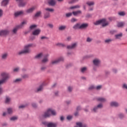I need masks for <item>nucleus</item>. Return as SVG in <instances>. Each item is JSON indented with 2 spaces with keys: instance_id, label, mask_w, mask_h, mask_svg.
Returning a JSON list of instances; mask_svg holds the SVG:
<instances>
[{
  "instance_id": "f257e3e1",
  "label": "nucleus",
  "mask_w": 127,
  "mask_h": 127,
  "mask_svg": "<svg viewBox=\"0 0 127 127\" xmlns=\"http://www.w3.org/2000/svg\"><path fill=\"white\" fill-rule=\"evenodd\" d=\"M36 46L33 44H29L25 46L24 50L18 53V55H22V54H28L30 53L31 51L30 48L31 47H35Z\"/></svg>"
},
{
  "instance_id": "f03ea898",
  "label": "nucleus",
  "mask_w": 127,
  "mask_h": 127,
  "mask_svg": "<svg viewBox=\"0 0 127 127\" xmlns=\"http://www.w3.org/2000/svg\"><path fill=\"white\" fill-rule=\"evenodd\" d=\"M0 76L2 79L0 80V86L4 84V83H6L7 80L9 79V74L6 72H3L0 73Z\"/></svg>"
},
{
  "instance_id": "7ed1b4c3",
  "label": "nucleus",
  "mask_w": 127,
  "mask_h": 127,
  "mask_svg": "<svg viewBox=\"0 0 127 127\" xmlns=\"http://www.w3.org/2000/svg\"><path fill=\"white\" fill-rule=\"evenodd\" d=\"M94 24H95V25L102 24L103 27H105V26H108V25H109V22L107 21L105 19H103L94 22Z\"/></svg>"
},
{
  "instance_id": "20e7f679",
  "label": "nucleus",
  "mask_w": 127,
  "mask_h": 127,
  "mask_svg": "<svg viewBox=\"0 0 127 127\" xmlns=\"http://www.w3.org/2000/svg\"><path fill=\"white\" fill-rule=\"evenodd\" d=\"M51 115H53V116H55L56 115V112H55L54 110L49 109H48L47 111L44 113L43 118H49V116H51Z\"/></svg>"
},
{
  "instance_id": "39448f33",
  "label": "nucleus",
  "mask_w": 127,
  "mask_h": 127,
  "mask_svg": "<svg viewBox=\"0 0 127 127\" xmlns=\"http://www.w3.org/2000/svg\"><path fill=\"white\" fill-rule=\"evenodd\" d=\"M9 34V30L4 29L0 30V36H6Z\"/></svg>"
},
{
  "instance_id": "423d86ee",
  "label": "nucleus",
  "mask_w": 127,
  "mask_h": 127,
  "mask_svg": "<svg viewBox=\"0 0 127 127\" xmlns=\"http://www.w3.org/2000/svg\"><path fill=\"white\" fill-rule=\"evenodd\" d=\"M42 124L43 125H44V126H47V127H57V124L56 123H47L46 122H43Z\"/></svg>"
},
{
  "instance_id": "0eeeda50",
  "label": "nucleus",
  "mask_w": 127,
  "mask_h": 127,
  "mask_svg": "<svg viewBox=\"0 0 127 127\" xmlns=\"http://www.w3.org/2000/svg\"><path fill=\"white\" fill-rule=\"evenodd\" d=\"M17 3L19 6L21 7H23V6H25L26 4V2L24 1V0H16Z\"/></svg>"
},
{
  "instance_id": "6e6552de",
  "label": "nucleus",
  "mask_w": 127,
  "mask_h": 127,
  "mask_svg": "<svg viewBox=\"0 0 127 127\" xmlns=\"http://www.w3.org/2000/svg\"><path fill=\"white\" fill-rule=\"evenodd\" d=\"M63 60H64V59L62 57H61L57 60L52 61L51 62V64L52 65H55L56 64H58V63H59L60 62L63 61Z\"/></svg>"
},
{
  "instance_id": "1a4fd4ad",
  "label": "nucleus",
  "mask_w": 127,
  "mask_h": 127,
  "mask_svg": "<svg viewBox=\"0 0 127 127\" xmlns=\"http://www.w3.org/2000/svg\"><path fill=\"white\" fill-rule=\"evenodd\" d=\"M20 28V26H17L13 28L11 32L13 34H16L17 33V31Z\"/></svg>"
},
{
  "instance_id": "9d476101",
  "label": "nucleus",
  "mask_w": 127,
  "mask_h": 127,
  "mask_svg": "<svg viewBox=\"0 0 127 127\" xmlns=\"http://www.w3.org/2000/svg\"><path fill=\"white\" fill-rule=\"evenodd\" d=\"M40 32H41V30L40 29H37L32 32L33 35H39L40 34Z\"/></svg>"
},
{
  "instance_id": "9b49d317",
  "label": "nucleus",
  "mask_w": 127,
  "mask_h": 127,
  "mask_svg": "<svg viewBox=\"0 0 127 127\" xmlns=\"http://www.w3.org/2000/svg\"><path fill=\"white\" fill-rule=\"evenodd\" d=\"M24 13V12L23 10L18 11L14 13V15L15 17H17V16H19V15H22Z\"/></svg>"
},
{
  "instance_id": "f8f14e48",
  "label": "nucleus",
  "mask_w": 127,
  "mask_h": 127,
  "mask_svg": "<svg viewBox=\"0 0 127 127\" xmlns=\"http://www.w3.org/2000/svg\"><path fill=\"white\" fill-rule=\"evenodd\" d=\"M94 65L95 66H99L100 63H101V61L98 59H95L93 61Z\"/></svg>"
},
{
  "instance_id": "ddd939ff",
  "label": "nucleus",
  "mask_w": 127,
  "mask_h": 127,
  "mask_svg": "<svg viewBox=\"0 0 127 127\" xmlns=\"http://www.w3.org/2000/svg\"><path fill=\"white\" fill-rule=\"evenodd\" d=\"M48 3L52 6H54L56 4V1L55 0H48Z\"/></svg>"
},
{
  "instance_id": "4468645a",
  "label": "nucleus",
  "mask_w": 127,
  "mask_h": 127,
  "mask_svg": "<svg viewBox=\"0 0 127 127\" xmlns=\"http://www.w3.org/2000/svg\"><path fill=\"white\" fill-rule=\"evenodd\" d=\"M103 108V104H99L97 107H95L93 110L92 112H94V113H96L98 111V109H102Z\"/></svg>"
},
{
  "instance_id": "2eb2a0df",
  "label": "nucleus",
  "mask_w": 127,
  "mask_h": 127,
  "mask_svg": "<svg viewBox=\"0 0 127 127\" xmlns=\"http://www.w3.org/2000/svg\"><path fill=\"white\" fill-rule=\"evenodd\" d=\"M35 9V6H33L26 10V13H31L33 12V11Z\"/></svg>"
},
{
  "instance_id": "dca6fc26",
  "label": "nucleus",
  "mask_w": 127,
  "mask_h": 127,
  "mask_svg": "<svg viewBox=\"0 0 127 127\" xmlns=\"http://www.w3.org/2000/svg\"><path fill=\"white\" fill-rule=\"evenodd\" d=\"M76 46H77V43H74L72 44L71 45L67 46V49H74V48H76Z\"/></svg>"
},
{
  "instance_id": "f3484780",
  "label": "nucleus",
  "mask_w": 127,
  "mask_h": 127,
  "mask_svg": "<svg viewBox=\"0 0 127 127\" xmlns=\"http://www.w3.org/2000/svg\"><path fill=\"white\" fill-rule=\"evenodd\" d=\"M66 28H67V26L66 25H61L59 27V30L63 31V30H65Z\"/></svg>"
},
{
  "instance_id": "a211bd4d",
  "label": "nucleus",
  "mask_w": 127,
  "mask_h": 127,
  "mask_svg": "<svg viewBox=\"0 0 127 127\" xmlns=\"http://www.w3.org/2000/svg\"><path fill=\"white\" fill-rule=\"evenodd\" d=\"M88 24L87 23H83L82 24H81L80 26V29H84L85 28H87L88 27Z\"/></svg>"
},
{
  "instance_id": "6ab92c4d",
  "label": "nucleus",
  "mask_w": 127,
  "mask_h": 127,
  "mask_svg": "<svg viewBox=\"0 0 127 127\" xmlns=\"http://www.w3.org/2000/svg\"><path fill=\"white\" fill-rule=\"evenodd\" d=\"M81 13H82V11L81 10H78L72 12V14H73L74 16H76V15H79V14H81Z\"/></svg>"
},
{
  "instance_id": "aec40b11",
  "label": "nucleus",
  "mask_w": 127,
  "mask_h": 127,
  "mask_svg": "<svg viewBox=\"0 0 127 127\" xmlns=\"http://www.w3.org/2000/svg\"><path fill=\"white\" fill-rule=\"evenodd\" d=\"M9 0H3L1 2V5L2 6H5L8 3Z\"/></svg>"
},
{
  "instance_id": "412c9836",
  "label": "nucleus",
  "mask_w": 127,
  "mask_h": 127,
  "mask_svg": "<svg viewBox=\"0 0 127 127\" xmlns=\"http://www.w3.org/2000/svg\"><path fill=\"white\" fill-rule=\"evenodd\" d=\"M110 105H111V107H119L120 106L119 103H118L117 102H112L110 103Z\"/></svg>"
},
{
  "instance_id": "4be33fe9",
  "label": "nucleus",
  "mask_w": 127,
  "mask_h": 127,
  "mask_svg": "<svg viewBox=\"0 0 127 127\" xmlns=\"http://www.w3.org/2000/svg\"><path fill=\"white\" fill-rule=\"evenodd\" d=\"M97 101H98L99 102H101V103H105L106 100L105 98H104L103 97H99L97 98Z\"/></svg>"
},
{
  "instance_id": "5701e85b",
  "label": "nucleus",
  "mask_w": 127,
  "mask_h": 127,
  "mask_svg": "<svg viewBox=\"0 0 127 127\" xmlns=\"http://www.w3.org/2000/svg\"><path fill=\"white\" fill-rule=\"evenodd\" d=\"M7 56H8V54L7 53H4V54H2L1 58L3 60H5V59H6V58H7Z\"/></svg>"
},
{
  "instance_id": "b1692460",
  "label": "nucleus",
  "mask_w": 127,
  "mask_h": 127,
  "mask_svg": "<svg viewBox=\"0 0 127 127\" xmlns=\"http://www.w3.org/2000/svg\"><path fill=\"white\" fill-rule=\"evenodd\" d=\"M123 37V33L118 34L115 35L116 39H121Z\"/></svg>"
},
{
  "instance_id": "393cba45",
  "label": "nucleus",
  "mask_w": 127,
  "mask_h": 127,
  "mask_svg": "<svg viewBox=\"0 0 127 127\" xmlns=\"http://www.w3.org/2000/svg\"><path fill=\"white\" fill-rule=\"evenodd\" d=\"M42 56H43V54L42 53H40L38 55H37L35 57V58L36 59H40V58H41V57H42Z\"/></svg>"
},
{
  "instance_id": "a878e982",
  "label": "nucleus",
  "mask_w": 127,
  "mask_h": 127,
  "mask_svg": "<svg viewBox=\"0 0 127 127\" xmlns=\"http://www.w3.org/2000/svg\"><path fill=\"white\" fill-rule=\"evenodd\" d=\"M80 24L77 23L73 26V29H80Z\"/></svg>"
},
{
  "instance_id": "bb28decb",
  "label": "nucleus",
  "mask_w": 127,
  "mask_h": 127,
  "mask_svg": "<svg viewBox=\"0 0 127 127\" xmlns=\"http://www.w3.org/2000/svg\"><path fill=\"white\" fill-rule=\"evenodd\" d=\"M41 13H42L41 11H38L35 14V17H39L41 15Z\"/></svg>"
},
{
  "instance_id": "cd10ccee",
  "label": "nucleus",
  "mask_w": 127,
  "mask_h": 127,
  "mask_svg": "<svg viewBox=\"0 0 127 127\" xmlns=\"http://www.w3.org/2000/svg\"><path fill=\"white\" fill-rule=\"evenodd\" d=\"M48 56H46L42 61V63H46L48 62Z\"/></svg>"
},
{
  "instance_id": "c85d7f7f",
  "label": "nucleus",
  "mask_w": 127,
  "mask_h": 127,
  "mask_svg": "<svg viewBox=\"0 0 127 127\" xmlns=\"http://www.w3.org/2000/svg\"><path fill=\"white\" fill-rule=\"evenodd\" d=\"M44 17L45 19H46V18H49V17H50V13L49 12L45 13Z\"/></svg>"
},
{
  "instance_id": "c756f323",
  "label": "nucleus",
  "mask_w": 127,
  "mask_h": 127,
  "mask_svg": "<svg viewBox=\"0 0 127 127\" xmlns=\"http://www.w3.org/2000/svg\"><path fill=\"white\" fill-rule=\"evenodd\" d=\"M43 90V84L41 85L37 89V92H41Z\"/></svg>"
},
{
  "instance_id": "7c9ffc66",
  "label": "nucleus",
  "mask_w": 127,
  "mask_h": 127,
  "mask_svg": "<svg viewBox=\"0 0 127 127\" xmlns=\"http://www.w3.org/2000/svg\"><path fill=\"white\" fill-rule=\"evenodd\" d=\"M124 25H125V23H124L123 22H120L118 23L117 26L118 27H123V26H124Z\"/></svg>"
},
{
  "instance_id": "2f4dec72",
  "label": "nucleus",
  "mask_w": 127,
  "mask_h": 127,
  "mask_svg": "<svg viewBox=\"0 0 127 127\" xmlns=\"http://www.w3.org/2000/svg\"><path fill=\"white\" fill-rule=\"evenodd\" d=\"M45 10L46 11H49L50 12H53V11H54V9L51 8H46Z\"/></svg>"
},
{
  "instance_id": "473e14b6",
  "label": "nucleus",
  "mask_w": 127,
  "mask_h": 127,
  "mask_svg": "<svg viewBox=\"0 0 127 127\" xmlns=\"http://www.w3.org/2000/svg\"><path fill=\"white\" fill-rule=\"evenodd\" d=\"M26 23H27V21H23L21 25H18V26H20V28H21V27H22L23 26V25L26 24Z\"/></svg>"
},
{
  "instance_id": "72a5a7b5",
  "label": "nucleus",
  "mask_w": 127,
  "mask_h": 127,
  "mask_svg": "<svg viewBox=\"0 0 127 127\" xmlns=\"http://www.w3.org/2000/svg\"><path fill=\"white\" fill-rule=\"evenodd\" d=\"M7 113L9 115L11 114L13 112V111L12 110V108H8L7 109Z\"/></svg>"
},
{
  "instance_id": "f704fd0d",
  "label": "nucleus",
  "mask_w": 127,
  "mask_h": 127,
  "mask_svg": "<svg viewBox=\"0 0 127 127\" xmlns=\"http://www.w3.org/2000/svg\"><path fill=\"white\" fill-rule=\"evenodd\" d=\"M86 4L88 5L91 6V5H94L95 4V2L94 1H88L86 2Z\"/></svg>"
},
{
  "instance_id": "c9c22d12",
  "label": "nucleus",
  "mask_w": 127,
  "mask_h": 127,
  "mask_svg": "<svg viewBox=\"0 0 127 127\" xmlns=\"http://www.w3.org/2000/svg\"><path fill=\"white\" fill-rule=\"evenodd\" d=\"M70 9H74V8H80V5H76L75 6H72L70 7Z\"/></svg>"
},
{
  "instance_id": "e433bc0d",
  "label": "nucleus",
  "mask_w": 127,
  "mask_h": 127,
  "mask_svg": "<svg viewBox=\"0 0 127 127\" xmlns=\"http://www.w3.org/2000/svg\"><path fill=\"white\" fill-rule=\"evenodd\" d=\"M21 81H22V79L17 78L15 80H14V83H19V82H21Z\"/></svg>"
},
{
  "instance_id": "4c0bfd02",
  "label": "nucleus",
  "mask_w": 127,
  "mask_h": 127,
  "mask_svg": "<svg viewBox=\"0 0 127 127\" xmlns=\"http://www.w3.org/2000/svg\"><path fill=\"white\" fill-rule=\"evenodd\" d=\"M10 102V98L8 97H6V100H5V103L6 104H8Z\"/></svg>"
},
{
  "instance_id": "58836bf2",
  "label": "nucleus",
  "mask_w": 127,
  "mask_h": 127,
  "mask_svg": "<svg viewBox=\"0 0 127 127\" xmlns=\"http://www.w3.org/2000/svg\"><path fill=\"white\" fill-rule=\"evenodd\" d=\"M37 27V25L34 24V25H32L30 26V29H35V28H36Z\"/></svg>"
},
{
  "instance_id": "ea45409f",
  "label": "nucleus",
  "mask_w": 127,
  "mask_h": 127,
  "mask_svg": "<svg viewBox=\"0 0 127 127\" xmlns=\"http://www.w3.org/2000/svg\"><path fill=\"white\" fill-rule=\"evenodd\" d=\"M56 45L57 46H60L61 47H64V46H65V45L62 43H57Z\"/></svg>"
},
{
  "instance_id": "a19ab883",
  "label": "nucleus",
  "mask_w": 127,
  "mask_h": 127,
  "mask_svg": "<svg viewBox=\"0 0 127 127\" xmlns=\"http://www.w3.org/2000/svg\"><path fill=\"white\" fill-rule=\"evenodd\" d=\"M13 71L14 73L18 72V71H19V67H16L14 68Z\"/></svg>"
},
{
  "instance_id": "79ce46f5",
  "label": "nucleus",
  "mask_w": 127,
  "mask_h": 127,
  "mask_svg": "<svg viewBox=\"0 0 127 127\" xmlns=\"http://www.w3.org/2000/svg\"><path fill=\"white\" fill-rule=\"evenodd\" d=\"M92 40H93L92 38L88 37L87 38V39H86V42H92Z\"/></svg>"
},
{
  "instance_id": "37998d69",
  "label": "nucleus",
  "mask_w": 127,
  "mask_h": 127,
  "mask_svg": "<svg viewBox=\"0 0 127 127\" xmlns=\"http://www.w3.org/2000/svg\"><path fill=\"white\" fill-rule=\"evenodd\" d=\"M119 15L121 16H124V15H126V13H125V12H119Z\"/></svg>"
},
{
  "instance_id": "c03bdc74",
  "label": "nucleus",
  "mask_w": 127,
  "mask_h": 127,
  "mask_svg": "<svg viewBox=\"0 0 127 127\" xmlns=\"http://www.w3.org/2000/svg\"><path fill=\"white\" fill-rule=\"evenodd\" d=\"M79 0H71L68 2V3H74L75 2H77Z\"/></svg>"
},
{
  "instance_id": "a18cd8bd",
  "label": "nucleus",
  "mask_w": 127,
  "mask_h": 127,
  "mask_svg": "<svg viewBox=\"0 0 127 127\" xmlns=\"http://www.w3.org/2000/svg\"><path fill=\"white\" fill-rule=\"evenodd\" d=\"M122 88L123 89H126V90H127V84L126 83H124L122 86Z\"/></svg>"
},
{
  "instance_id": "49530a36",
  "label": "nucleus",
  "mask_w": 127,
  "mask_h": 127,
  "mask_svg": "<svg viewBox=\"0 0 127 127\" xmlns=\"http://www.w3.org/2000/svg\"><path fill=\"white\" fill-rule=\"evenodd\" d=\"M72 14H73V13H67L66 14V17H70V16H71Z\"/></svg>"
},
{
  "instance_id": "de8ad7c7",
  "label": "nucleus",
  "mask_w": 127,
  "mask_h": 127,
  "mask_svg": "<svg viewBox=\"0 0 127 127\" xmlns=\"http://www.w3.org/2000/svg\"><path fill=\"white\" fill-rule=\"evenodd\" d=\"M22 78H23V79H26V78H28V75L23 74L22 75Z\"/></svg>"
},
{
  "instance_id": "09e8293b",
  "label": "nucleus",
  "mask_w": 127,
  "mask_h": 127,
  "mask_svg": "<svg viewBox=\"0 0 127 127\" xmlns=\"http://www.w3.org/2000/svg\"><path fill=\"white\" fill-rule=\"evenodd\" d=\"M112 42V40H111L110 39H107V40H105V43H110V42Z\"/></svg>"
},
{
  "instance_id": "8fccbe9b",
  "label": "nucleus",
  "mask_w": 127,
  "mask_h": 127,
  "mask_svg": "<svg viewBox=\"0 0 127 127\" xmlns=\"http://www.w3.org/2000/svg\"><path fill=\"white\" fill-rule=\"evenodd\" d=\"M86 70H87V68L84 67L81 68V71L82 73H84V72H85Z\"/></svg>"
},
{
  "instance_id": "3c124183",
  "label": "nucleus",
  "mask_w": 127,
  "mask_h": 127,
  "mask_svg": "<svg viewBox=\"0 0 127 127\" xmlns=\"http://www.w3.org/2000/svg\"><path fill=\"white\" fill-rule=\"evenodd\" d=\"M16 120H17V117H13L10 118L11 121H15Z\"/></svg>"
},
{
  "instance_id": "603ef678",
  "label": "nucleus",
  "mask_w": 127,
  "mask_h": 127,
  "mask_svg": "<svg viewBox=\"0 0 127 127\" xmlns=\"http://www.w3.org/2000/svg\"><path fill=\"white\" fill-rule=\"evenodd\" d=\"M26 107V105H22L20 106H19V109H24Z\"/></svg>"
},
{
  "instance_id": "864d4df0",
  "label": "nucleus",
  "mask_w": 127,
  "mask_h": 127,
  "mask_svg": "<svg viewBox=\"0 0 127 127\" xmlns=\"http://www.w3.org/2000/svg\"><path fill=\"white\" fill-rule=\"evenodd\" d=\"M70 21H71V22H76V21H77V19L76 18H72L71 19Z\"/></svg>"
},
{
  "instance_id": "5fc2aeb1",
  "label": "nucleus",
  "mask_w": 127,
  "mask_h": 127,
  "mask_svg": "<svg viewBox=\"0 0 127 127\" xmlns=\"http://www.w3.org/2000/svg\"><path fill=\"white\" fill-rule=\"evenodd\" d=\"M72 90H73V87H68V92H72Z\"/></svg>"
},
{
  "instance_id": "6e6d98bb",
  "label": "nucleus",
  "mask_w": 127,
  "mask_h": 127,
  "mask_svg": "<svg viewBox=\"0 0 127 127\" xmlns=\"http://www.w3.org/2000/svg\"><path fill=\"white\" fill-rule=\"evenodd\" d=\"M102 89V85H98L96 87L97 90H101Z\"/></svg>"
},
{
  "instance_id": "4d7b16f0",
  "label": "nucleus",
  "mask_w": 127,
  "mask_h": 127,
  "mask_svg": "<svg viewBox=\"0 0 127 127\" xmlns=\"http://www.w3.org/2000/svg\"><path fill=\"white\" fill-rule=\"evenodd\" d=\"M72 116H68L66 118L67 120H68V121H70V120H71L72 119Z\"/></svg>"
},
{
  "instance_id": "13d9d810",
  "label": "nucleus",
  "mask_w": 127,
  "mask_h": 127,
  "mask_svg": "<svg viewBox=\"0 0 127 127\" xmlns=\"http://www.w3.org/2000/svg\"><path fill=\"white\" fill-rule=\"evenodd\" d=\"M48 26H49V27H50V28H52L53 27V24H48Z\"/></svg>"
},
{
  "instance_id": "bf43d9fd",
  "label": "nucleus",
  "mask_w": 127,
  "mask_h": 127,
  "mask_svg": "<svg viewBox=\"0 0 127 127\" xmlns=\"http://www.w3.org/2000/svg\"><path fill=\"white\" fill-rule=\"evenodd\" d=\"M2 14H3L2 10L0 9V17H1V16H2Z\"/></svg>"
},
{
  "instance_id": "052dcab7",
  "label": "nucleus",
  "mask_w": 127,
  "mask_h": 127,
  "mask_svg": "<svg viewBox=\"0 0 127 127\" xmlns=\"http://www.w3.org/2000/svg\"><path fill=\"white\" fill-rule=\"evenodd\" d=\"M32 106L33 108H36V107H37V105H36V104L34 103L32 104Z\"/></svg>"
},
{
  "instance_id": "680f3d73",
  "label": "nucleus",
  "mask_w": 127,
  "mask_h": 127,
  "mask_svg": "<svg viewBox=\"0 0 127 127\" xmlns=\"http://www.w3.org/2000/svg\"><path fill=\"white\" fill-rule=\"evenodd\" d=\"M119 117L120 118V119H123V118H124V114H120L119 115Z\"/></svg>"
},
{
  "instance_id": "e2e57ef3",
  "label": "nucleus",
  "mask_w": 127,
  "mask_h": 127,
  "mask_svg": "<svg viewBox=\"0 0 127 127\" xmlns=\"http://www.w3.org/2000/svg\"><path fill=\"white\" fill-rule=\"evenodd\" d=\"M46 69V67L45 66H42L41 68V70H42V71H44V70H45Z\"/></svg>"
},
{
  "instance_id": "0e129e2a",
  "label": "nucleus",
  "mask_w": 127,
  "mask_h": 127,
  "mask_svg": "<svg viewBox=\"0 0 127 127\" xmlns=\"http://www.w3.org/2000/svg\"><path fill=\"white\" fill-rule=\"evenodd\" d=\"M94 86L92 85L89 87V90H93L94 89Z\"/></svg>"
},
{
  "instance_id": "69168bd1",
  "label": "nucleus",
  "mask_w": 127,
  "mask_h": 127,
  "mask_svg": "<svg viewBox=\"0 0 127 127\" xmlns=\"http://www.w3.org/2000/svg\"><path fill=\"white\" fill-rule=\"evenodd\" d=\"M80 110H81V107L80 106H78V107H77L76 111H77V112L78 111H80Z\"/></svg>"
},
{
  "instance_id": "338daca9",
  "label": "nucleus",
  "mask_w": 127,
  "mask_h": 127,
  "mask_svg": "<svg viewBox=\"0 0 127 127\" xmlns=\"http://www.w3.org/2000/svg\"><path fill=\"white\" fill-rule=\"evenodd\" d=\"M113 71L114 72V73H117V72H118V70H117L116 68H114L113 69Z\"/></svg>"
},
{
  "instance_id": "774afa93",
  "label": "nucleus",
  "mask_w": 127,
  "mask_h": 127,
  "mask_svg": "<svg viewBox=\"0 0 127 127\" xmlns=\"http://www.w3.org/2000/svg\"><path fill=\"white\" fill-rule=\"evenodd\" d=\"M61 121H64V117L63 116L61 117Z\"/></svg>"
}]
</instances>
